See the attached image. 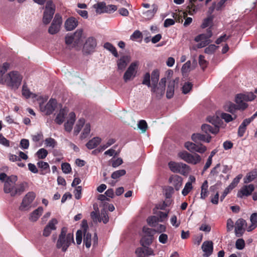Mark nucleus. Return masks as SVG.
<instances>
[{"label": "nucleus", "mask_w": 257, "mask_h": 257, "mask_svg": "<svg viewBox=\"0 0 257 257\" xmlns=\"http://www.w3.org/2000/svg\"><path fill=\"white\" fill-rule=\"evenodd\" d=\"M75 121V114L71 112L69 114L68 119L64 123L65 130L67 132H70L72 129L73 125Z\"/></svg>", "instance_id": "28"}, {"label": "nucleus", "mask_w": 257, "mask_h": 257, "mask_svg": "<svg viewBox=\"0 0 257 257\" xmlns=\"http://www.w3.org/2000/svg\"><path fill=\"white\" fill-rule=\"evenodd\" d=\"M226 110L231 113L232 114H235L234 113L236 110H238L236 104L229 102L226 105Z\"/></svg>", "instance_id": "50"}, {"label": "nucleus", "mask_w": 257, "mask_h": 257, "mask_svg": "<svg viewBox=\"0 0 257 257\" xmlns=\"http://www.w3.org/2000/svg\"><path fill=\"white\" fill-rule=\"evenodd\" d=\"M125 173L126 171L124 169L117 170L112 173L111 177L113 179H116L122 176H124Z\"/></svg>", "instance_id": "49"}, {"label": "nucleus", "mask_w": 257, "mask_h": 257, "mask_svg": "<svg viewBox=\"0 0 257 257\" xmlns=\"http://www.w3.org/2000/svg\"><path fill=\"white\" fill-rule=\"evenodd\" d=\"M250 123V122L246 118L243 120L238 129L237 134L239 137H241L243 136L246 131L247 125H248Z\"/></svg>", "instance_id": "35"}, {"label": "nucleus", "mask_w": 257, "mask_h": 257, "mask_svg": "<svg viewBox=\"0 0 257 257\" xmlns=\"http://www.w3.org/2000/svg\"><path fill=\"white\" fill-rule=\"evenodd\" d=\"M201 129L203 132L207 135L209 133L216 134L219 132V126H212L207 124L202 125Z\"/></svg>", "instance_id": "32"}, {"label": "nucleus", "mask_w": 257, "mask_h": 257, "mask_svg": "<svg viewBox=\"0 0 257 257\" xmlns=\"http://www.w3.org/2000/svg\"><path fill=\"white\" fill-rule=\"evenodd\" d=\"M82 228L84 234L83 243L87 248H89L91 245V235L88 232V226L86 220L82 221Z\"/></svg>", "instance_id": "15"}, {"label": "nucleus", "mask_w": 257, "mask_h": 257, "mask_svg": "<svg viewBox=\"0 0 257 257\" xmlns=\"http://www.w3.org/2000/svg\"><path fill=\"white\" fill-rule=\"evenodd\" d=\"M158 222V217L156 216H152L147 219L148 223L152 227H155Z\"/></svg>", "instance_id": "53"}, {"label": "nucleus", "mask_w": 257, "mask_h": 257, "mask_svg": "<svg viewBox=\"0 0 257 257\" xmlns=\"http://www.w3.org/2000/svg\"><path fill=\"white\" fill-rule=\"evenodd\" d=\"M61 169L63 172L65 174H68L71 171V168L69 164L67 163H62L61 165Z\"/></svg>", "instance_id": "60"}, {"label": "nucleus", "mask_w": 257, "mask_h": 257, "mask_svg": "<svg viewBox=\"0 0 257 257\" xmlns=\"http://www.w3.org/2000/svg\"><path fill=\"white\" fill-rule=\"evenodd\" d=\"M158 7L157 5H152L151 9L149 10L143 11L142 13V16L145 20H150L153 18L157 13Z\"/></svg>", "instance_id": "22"}, {"label": "nucleus", "mask_w": 257, "mask_h": 257, "mask_svg": "<svg viewBox=\"0 0 257 257\" xmlns=\"http://www.w3.org/2000/svg\"><path fill=\"white\" fill-rule=\"evenodd\" d=\"M242 175L239 174L237 175L232 181V182L229 184V185L226 187L223 191L222 195L220 197V199L222 201L225 197L228 194V193L231 191L233 188H234L238 183L239 182L240 180L242 178Z\"/></svg>", "instance_id": "19"}, {"label": "nucleus", "mask_w": 257, "mask_h": 257, "mask_svg": "<svg viewBox=\"0 0 257 257\" xmlns=\"http://www.w3.org/2000/svg\"><path fill=\"white\" fill-rule=\"evenodd\" d=\"M192 69L191 63L190 61H187L183 64L181 68V72L183 75H187Z\"/></svg>", "instance_id": "40"}, {"label": "nucleus", "mask_w": 257, "mask_h": 257, "mask_svg": "<svg viewBox=\"0 0 257 257\" xmlns=\"http://www.w3.org/2000/svg\"><path fill=\"white\" fill-rule=\"evenodd\" d=\"M191 139L195 143L199 141H203L207 143L210 142L211 137L209 135H204L199 133L193 134L191 136Z\"/></svg>", "instance_id": "25"}, {"label": "nucleus", "mask_w": 257, "mask_h": 257, "mask_svg": "<svg viewBox=\"0 0 257 257\" xmlns=\"http://www.w3.org/2000/svg\"><path fill=\"white\" fill-rule=\"evenodd\" d=\"M74 242L73 234L68 233L66 227H62L56 242V248L65 252L71 243Z\"/></svg>", "instance_id": "1"}, {"label": "nucleus", "mask_w": 257, "mask_h": 257, "mask_svg": "<svg viewBox=\"0 0 257 257\" xmlns=\"http://www.w3.org/2000/svg\"><path fill=\"white\" fill-rule=\"evenodd\" d=\"M246 101L242 96V94H238L235 97V103L238 110H243L246 109L248 104L246 103Z\"/></svg>", "instance_id": "27"}, {"label": "nucleus", "mask_w": 257, "mask_h": 257, "mask_svg": "<svg viewBox=\"0 0 257 257\" xmlns=\"http://www.w3.org/2000/svg\"><path fill=\"white\" fill-rule=\"evenodd\" d=\"M83 126L84 128L83 129V132L81 136V138L82 139L86 138L89 134L90 132V125L89 123H84Z\"/></svg>", "instance_id": "48"}, {"label": "nucleus", "mask_w": 257, "mask_h": 257, "mask_svg": "<svg viewBox=\"0 0 257 257\" xmlns=\"http://www.w3.org/2000/svg\"><path fill=\"white\" fill-rule=\"evenodd\" d=\"M55 6L52 0H47L44 13L43 21L44 24H48L51 21L55 13Z\"/></svg>", "instance_id": "9"}, {"label": "nucleus", "mask_w": 257, "mask_h": 257, "mask_svg": "<svg viewBox=\"0 0 257 257\" xmlns=\"http://www.w3.org/2000/svg\"><path fill=\"white\" fill-rule=\"evenodd\" d=\"M93 8L95 9L97 14H101L105 13L106 4L104 2H98L93 5Z\"/></svg>", "instance_id": "34"}, {"label": "nucleus", "mask_w": 257, "mask_h": 257, "mask_svg": "<svg viewBox=\"0 0 257 257\" xmlns=\"http://www.w3.org/2000/svg\"><path fill=\"white\" fill-rule=\"evenodd\" d=\"M77 26L78 21L73 17L67 19L64 23L65 28L68 31L74 30Z\"/></svg>", "instance_id": "29"}, {"label": "nucleus", "mask_w": 257, "mask_h": 257, "mask_svg": "<svg viewBox=\"0 0 257 257\" xmlns=\"http://www.w3.org/2000/svg\"><path fill=\"white\" fill-rule=\"evenodd\" d=\"M257 174L256 172H249L243 179L244 183L245 184L248 183L252 181L256 177Z\"/></svg>", "instance_id": "44"}, {"label": "nucleus", "mask_w": 257, "mask_h": 257, "mask_svg": "<svg viewBox=\"0 0 257 257\" xmlns=\"http://www.w3.org/2000/svg\"><path fill=\"white\" fill-rule=\"evenodd\" d=\"M208 182L207 180H205L204 181L201 187V199H205L207 197L208 195Z\"/></svg>", "instance_id": "37"}, {"label": "nucleus", "mask_w": 257, "mask_h": 257, "mask_svg": "<svg viewBox=\"0 0 257 257\" xmlns=\"http://www.w3.org/2000/svg\"><path fill=\"white\" fill-rule=\"evenodd\" d=\"M101 142V138L94 137L86 144V146L88 149L91 150L96 148Z\"/></svg>", "instance_id": "33"}, {"label": "nucleus", "mask_w": 257, "mask_h": 257, "mask_svg": "<svg viewBox=\"0 0 257 257\" xmlns=\"http://www.w3.org/2000/svg\"><path fill=\"white\" fill-rule=\"evenodd\" d=\"M44 144L46 147L54 148L56 146L57 142L54 139L48 138L45 140Z\"/></svg>", "instance_id": "46"}, {"label": "nucleus", "mask_w": 257, "mask_h": 257, "mask_svg": "<svg viewBox=\"0 0 257 257\" xmlns=\"http://www.w3.org/2000/svg\"><path fill=\"white\" fill-rule=\"evenodd\" d=\"M68 110L66 108L61 109L55 119L56 122L59 124H61L63 122L65 116Z\"/></svg>", "instance_id": "36"}, {"label": "nucleus", "mask_w": 257, "mask_h": 257, "mask_svg": "<svg viewBox=\"0 0 257 257\" xmlns=\"http://www.w3.org/2000/svg\"><path fill=\"white\" fill-rule=\"evenodd\" d=\"M192 84L190 82L185 83L182 87V92L185 94L188 93L192 89Z\"/></svg>", "instance_id": "57"}, {"label": "nucleus", "mask_w": 257, "mask_h": 257, "mask_svg": "<svg viewBox=\"0 0 257 257\" xmlns=\"http://www.w3.org/2000/svg\"><path fill=\"white\" fill-rule=\"evenodd\" d=\"M250 220L251 225L246 228L247 231L252 230L257 226V213H253L250 216Z\"/></svg>", "instance_id": "38"}, {"label": "nucleus", "mask_w": 257, "mask_h": 257, "mask_svg": "<svg viewBox=\"0 0 257 257\" xmlns=\"http://www.w3.org/2000/svg\"><path fill=\"white\" fill-rule=\"evenodd\" d=\"M221 117L226 122H229L235 119L237 117V115L236 114H232V115H231L227 113H222L221 114Z\"/></svg>", "instance_id": "45"}, {"label": "nucleus", "mask_w": 257, "mask_h": 257, "mask_svg": "<svg viewBox=\"0 0 257 257\" xmlns=\"http://www.w3.org/2000/svg\"><path fill=\"white\" fill-rule=\"evenodd\" d=\"M242 96L246 101H252L255 97V95L252 92H247L244 94H242Z\"/></svg>", "instance_id": "58"}, {"label": "nucleus", "mask_w": 257, "mask_h": 257, "mask_svg": "<svg viewBox=\"0 0 257 257\" xmlns=\"http://www.w3.org/2000/svg\"><path fill=\"white\" fill-rule=\"evenodd\" d=\"M115 142V141L113 139H109L108 140L106 144L100 146L98 148L99 152H101L106 148L113 145Z\"/></svg>", "instance_id": "51"}, {"label": "nucleus", "mask_w": 257, "mask_h": 257, "mask_svg": "<svg viewBox=\"0 0 257 257\" xmlns=\"http://www.w3.org/2000/svg\"><path fill=\"white\" fill-rule=\"evenodd\" d=\"M169 182L175 187L176 190H179L182 185V178L178 175H173L169 178Z\"/></svg>", "instance_id": "24"}, {"label": "nucleus", "mask_w": 257, "mask_h": 257, "mask_svg": "<svg viewBox=\"0 0 257 257\" xmlns=\"http://www.w3.org/2000/svg\"><path fill=\"white\" fill-rule=\"evenodd\" d=\"M246 223L243 219H238L235 224V232L237 236L239 237L242 235L244 230L247 228Z\"/></svg>", "instance_id": "20"}, {"label": "nucleus", "mask_w": 257, "mask_h": 257, "mask_svg": "<svg viewBox=\"0 0 257 257\" xmlns=\"http://www.w3.org/2000/svg\"><path fill=\"white\" fill-rule=\"evenodd\" d=\"M138 128L140 129L142 133H145L147 128L148 124L146 120H140L138 123Z\"/></svg>", "instance_id": "47"}, {"label": "nucleus", "mask_w": 257, "mask_h": 257, "mask_svg": "<svg viewBox=\"0 0 257 257\" xmlns=\"http://www.w3.org/2000/svg\"><path fill=\"white\" fill-rule=\"evenodd\" d=\"M130 59L128 57L126 56H123L121 57L117 61V66L118 70H120L121 71H123L125 67H126Z\"/></svg>", "instance_id": "30"}, {"label": "nucleus", "mask_w": 257, "mask_h": 257, "mask_svg": "<svg viewBox=\"0 0 257 257\" xmlns=\"http://www.w3.org/2000/svg\"><path fill=\"white\" fill-rule=\"evenodd\" d=\"M104 48L110 51L115 57H118V53L115 48L111 43L109 42L104 43Z\"/></svg>", "instance_id": "41"}, {"label": "nucleus", "mask_w": 257, "mask_h": 257, "mask_svg": "<svg viewBox=\"0 0 257 257\" xmlns=\"http://www.w3.org/2000/svg\"><path fill=\"white\" fill-rule=\"evenodd\" d=\"M85 120L83 118L80 119L74 127V134L77 135L84 125Z\"/></svg>", "instance_id": "42"}, {"label": "nucleus", "mask_w": 257, "mask_h": 257, "mask_svg": "<svg viewBox=\"0 0 257 257\" xmlns=\"http://www.w3.org/2000/svg\"><path fill=\"white\" fill-rule=\"evenodd\" d=\"M207 120L211 123L214 125L213 126H219V118L217 116L208 117Z\"/></svg>", "instance_id": "59"}, {"label": "nucleus", "mask_w": 257, "mask_h": 257, "mask_svg": "<svg viewBox=\"0 0 257 257\" xmlns=\"http://www.w3.org/2000/svg\"><path fill=\"white\" fill-rule=\"evenodd\" d=\"M143 231L144 234L141 240V243L143 246L149 245L152 242V236L153 231L152 229L147 227H144Z\"/></svg>", "instance_id": "17"}, {"label": "nucleus", "mask_w": 257, "mask_h": 257, "mask_svg": "<svg viewBox=\"0 0 257 257\" xmlns=\"http://www.w3.org/2000/svg\"><path fill=\"white\" fill-rule=\"evenodd\" d=\"M97 46V41L94 37H89L86 39L83 47V52L86 54L94 52Z\"/></svg>", "instance_id": "10"}, {"label": "nucleus", "mask_w": 257, "mask_h": 257, "mask_svg": "<svg viewBox=\"0 0 257 257\" xmlns=\"http://www.w3.org/2000/svg\"><path fill=\"white\" fill-rule=\"evenodd\" d=\"M22 94L26 98H32L34 101H37L39 103L44 101V98L41 95H38L31 92L25 84L23 85Z\"/></svg>", "instance_id": "13"}, {"label": "nucleus", "mask_w": 257, "mask_h": 257, "mask_svg": "<svg viewBox=\"0 0 257 257\" xmlns=\"http://www.w3.org/2000/svg\"><path fill=\"white\" fill-rule=\"evenodd\" d=\"M170 222L172 226L176 228L178 227L180 224V221L178 220L177 216L175 215L171 217Z\"/></svg>", "instance_id": "62"}, {"label": "nucleus", "mask_w": 257, "mask_h": 257, "mask_svg": "<svg viewBox=\"0 0 257 257\" xmlns=\"http://www.w3.org/2000/svg\"><path fill=\"white\" fill-rule=\"evenodd\" d=\"M62 22V17L59 14H56L48 29V32L51 35L57 33L60 30Z\"/></svg>", "instance_id": "14"}, {"label": "nucleus", "mask_w": 257, "mask_h": 257, "mask_svg": "<svg viewBox=\"0 0 257 257\" xmlns=\"http://www.w3.org/2000/svg\"><path fill=\"white\" fill-rule=\"evenodd\" d=\"M193 186L191 182H188L186 183L184 188L182 191V194L183 196H186L192 189Z\"/></svg>", "instance_id": "52"}, {"label": "nucleus", "mask_w": 257, "mask_h": 257, "mask_svg": "<svg viewBox=\"0 0 257 257\" xmlns=\"http://www.w3.org/2000/svg\"><path fill=\"white\" fill-rule=\"evenodd\" d=\"M178 156L187 163L192 165L199 164L202 160L201 156L197 154H191L186 151L180 152Z\"/></svg>", "instance_id": "5"}, {"label": "nucleus", "mask_w": 257, "mask_h": 257, "mask_svg": "<svg viewBox=\"0 0 257 257\" xmlns=\"http://www.w3.org/2000/svg\"><path fill=\"white\" fill-rule=\"evenodd\" d=\"M23 76L17 71H13L6 75L2 79V83L12 89L17 90L21 84Z\"/></svg>", "instance_id": "2"}, {"label": "nucleus", "mask_w": 257, "mask_h": 257, "mask_svg": "<svg viewBox=\"0 0 257 257\" xmlns=\"http://www.w3.org/2000/svg\"><path fill=\"white\" fill-rule=\"evenodd\" d=\"M36 155L39 159H44L48 155V151L44 148L39 149L36 153Z\"/></svg>", "instance_id": "55"}, {"label": "nucleus", "mask_w": 257, "mask_h": 257, "mask_svg": "<svg viewBox=\"0 0 257 257\" xmlns=\"http://www.w3.org/2000/svg\"><path fill=\"white\" fill-rule=\"evenodd\" d=\"M212 35V33L210 29H207L206 34L198 35L195 37L194 41L199 43L196 46H193L191 49L195 50L198 48L204 47L210 43V38Z\"/></svg>", "instance_id": "4"}, {"label": "nucleus", "mask_w": 257, "mask_h": 257, "mask_svg": "<svg viewBox=\"0 0 257 257\" xmlns=\"http://www.w3.org/2000/svg\"><path fill=\"white\" fill-rule=\"evenodd\" d=\"M218 47L214 44H211L205 49L204 52L207 54H212L215 52Z\"/></svg>", "instance_id": "56"}, {"label": "nucleus", "mask_w": 257, "mask_h": 257, "mask_svg": "<svg viewBox=\"0 0 257 257\" xmlns=\"http://www.w3.org/2000/svg\"><path fill=\"white\" fill-rule=\"evenodd\" d=\"M254 190L253 184L244 185L238 191L237 196L238 198H243L244 196L250 195Z\"/></svg>", "instance_id": "21"}, {"label": "nucleus", "mask_w": 257, "mask_h": 257, "mask_svg": "<svg viewBox=\"0 0 257 257\" xmlns=\"http://www.w3.org/2000/svg\"><path fill=\"white\" fill-rule=\"evenodd\" d=\"M168 212H163L162 211H159L157 215L158 217V220L159 222H163L168 217Z\"/></svg>", "instance_id": "63"}, {"label": "nucleus", "mask_w": 257, "mask_h": 257, "mask_svg": "<svg viewBox=\"0 0 257 257\" xmlns=\"http://www.w3.org/2000/svg\"><path fill=\"white\" fill-rule=\"evenodd\" d=\"M202 249L204 252V256L208 257L212 253L213 249V242L211 241H204L202 245Z\"/></svg>", "instance_id": "26"}, {"label": "nucleus", "mask_w": 257, "mask_h": 257, "mask_svg": "<svg viewBox=\"0 0 257 257\" xmlns=\"http://www.w3.org/2000/svg\"><path fill=\"white\" fill-rule=\"evenodd\" d=\"M179 81V78H176L168 82L166 92V97L167 98L170 99L174 96L175 86L176 84H178Z\"/></svg>", "instance_id": "23"}, {"label": "nucleus", "mask_w": 257, "mask_h": 257, "mask_svg": "<svg viewBox=\"0 0 257 257\" xmlns=\"http://www.w3.org/2000/svg\"><path fill=\"white\" fill-rule=\"evenodd\" d=\"M197 145L191 142H186L184 144L185 148L190 152H194Z\"/></svg>", "instance_id": "54"}, {"label": "nucleus", "mask_w": 257, "mask_h": 257, "mask_svg": "<svg viewBox=\"0 0 257 257\" xmlns=\"http://www.w3.org/2000/svg\"><path fill=\"white\" fill-rule=\"evenodd\" d=\"M168 165L171 171L174 173H179L184 176H187L190 170V167L183 163L170 162Z\"/></svg>", "instance_id": "6"}, {"label": "nucleus", "mask_w": 257, "mask_h": 257, "mask_svg": "<svg viewBox=\"0 0 257 257\" xmlns=\"http://www.w3.org/2000/svg\"><path fill=\"white\" fill-rule=\"evenodd\" d=\"M46 99L44 98V101L39 103L40 109L42 111L44 112L46 114H50L54 111L56 107L57 101L55 99L51 98L49 100L47 104L44 107H43L41 104Z\"/></svg>", "instance_id": "16"}, {"label": "nucleus", "mask_w": 257, "mask_h": 257, "mask_svg": "<svg viewBox=\"0 0 257 257\" xmlns=\"http://www.w3.org/2000/svg\"><path fill=\"white\" fill-rule=\"evenodd\" d=\"M245 246V242L243 239H238L235 242L236 248L238 249H242Z\"/></svg>", "instance_id": "64"}, {"label": "nucleus", "mask_w": 257, "mask_h": 257, "mask_svg": "<svg viewBox=\"0 0 257 257\" xmlns=\"http://www.w3.org/2000/svg\"><path fill=\"white\" fill-rule=\"evenodd\" d=\"M35 197L36 194L34 192H28L23 198L19 209L21 211H29L32 208V203Z\"/></svg>", "instance_id": "7"}, {"label": "nucleus", "mask_w": 257, "mask_h": 257, "mask_svg": "<svg viewBox=\"0 0 257 257\" xmlns=\"http://www.w3.org/2000/svg\"><path fill=\"white\" fill-rule=\"evenodd\" d=\"M138 66V62H134L131 64L123 76V79L125 82L131 81L135 77Z\"/></svg>", "instance_id": "11"}, {"label": "nucleus", "mask_w": 257, "mask_h": 257, "mask_svg": "<svg viewBox=\"0 0 257 257\" xmlns=\"http://www.w3.org/2000/svg\"><path fill=\"white\" fill-rule=\"evenodd\" d=\"M160 76L159 71L157 69L154 70L151 73L152 85L158 83Z\"/></svg>", "instance_id": "43"}, {"label": "nucleus", "mask_w": 257, "mask_h": 257, "mask_svg": "<svg viewBox=\"0 0 257 257\" xmlns=\"http://www.w3.org/2000/svg\"><path fill=\"white\" fill-rule=\"evenodd\" d=\"M17 180L16 176H11L7 179L4 188L6 193H10L13 197L16 195H20L24 191V187L22 184L15 185Z\"/></svg>", "instance_id": "3"}, {"label": "nucleus", "mask_w": 257, "mask_h": 257, "mask_svg": "<svg viewBox=\"0 0 257 257\" xmlns=\"http://www.w3.org/2000/svg\"><path fill=\"white\" fill-rule=\"evenodd\" d=\"M166 81V77H163L161 79L159 83L152 85L151 91L157 98H161L165 94Z\"/></svg>", "instance_id": "8"}, {"label": "nucleus", "mask_w": 257, "mask_h": 257, "mask_svg": "<svg viewBox=\"0 0 257 257\" xmlns=\"http://www.w3.org/2000/svg\"><path fill=\"white\" fill-rule=\"evenodd\" d=\"M58 221L56 218H52L50 220L43 229V236L45 237L50 236L52 231L56 229V225Z\"/></svg>", "instance_id": "18"}, {"label": "nucleus", "mask_w": 257, "mask_h": 257, "mask_svg": "<svg viewBox=\"0 0 257 257\" xmlns=\"http://www.w3.org/2000/svg\"><path fill=\"white\" fill-rule=\"evenodd\" d=\"M90 217L93 222L97 223L102 221L106 223L109 220V217L105 209L101 210L100 214L96 211H92L90 213Z\"/></svg>", "instance_id": "12"}, {"label": "nucleus", "mask_w": 257, "mask_h": 257, "mask_svg": "<svg viewBox=\"0 0 257 257\" xmlns=\"http://www.w3.org/2000/svg\"><path fill=\"white\" fill-rule=\"evenodd\" d=\"M150 77L151 76L150 73H146L143 77L142 83L148 87H151Z\"/></svg>", "instance_id": "61"}, {"label": "nucleus", "mask_w": 257, "mask_h": 257, "mask_svg": "<svg viewBox=\"0 0 257 257\" xmlns=\"http://www.w3.org/2000/svg\"><path fill=\"white\" fill-rule=\"evenodd\" d=\"M72 35L74 38V44H77L81 41L83 35V30L82 29H78Z\"/></svg>", "instance_id": "39"}, {"label": "nucleus", "mask_w": 257, "mask_h": 257, "mask_svg": "<svg viewBox=\"0 0 257 257\" xmlns=\"http://www.w3.org/2000/svg\"><path fill=\"white\" fill-rule=\"evenodd\" d=\"M43 212V207L41 206L39 207L31 213L29 216V220L32 222L36 221L41 215Z\"/></svg>", "instance_id": "31"}]
</instances>
